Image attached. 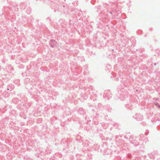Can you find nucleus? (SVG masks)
Wrapping results in <instances>:
<instances>
[{
    "mask_svg": "<svg viewBox=\"0 0 160 160\" xmlns=\"http://www.w3.org/2000/svg\"><path fill=\"white\" fill-rule=\"evenodd\" d=\"M49 44L51 47L53 48L55 46H56L58 44L56 41H50Z\"/></svg>",
    "mask_w": 160,
    "mask_h": 160,
    "instance_id": "obj_1",
    "label": "nucleus"
},
{
    "mask_svg": "<svg viewBox=\"0 0 160 160\" xmlns=\"http://www.w3.org/2000/svg\"><path fill=\"white\" fill-rule=\"evenodd\" d=\"M136 117L138 121L141 120L143 118L142 115L140 114H136Z\"/></svg>",
    "mask_w": 160,
    "mask_h": 160,
    "instance_id": "obj_2",
    "label": "nucleus"
},
{
    "mask_svg": "<svg viewBox=\"0 0 160 160\" xmlns=\"http://www.w3.org/2000/svg\"><path fill=\"white\" fill-rule=\"evenodd\" d=\"M131 137H130L129 140H130V142H131L132 144H133L134 146H137L139 145V142L137 141H136V140L132 141L131 140Z\"/></svg>",
    "mask_w": 160,
    "mask_h": 160,
    "instance_id": "obj_3",
    "label": "nucleus"
},
{
    "mask_svg": "<svg viewBox=\"0 0 160 160\" xmlns=\"http://www.w3.org/2000/svg\"><path fill=\"white\" fill-rule=\"evenodd\" d=\"M79 113L81 114H84L85 113V110L82 108L79 109Z\"/></svg>",
    "mask_w": 160,
    "mask_h": 160,
    "instance_id": "obj_4",
    "label": "nucleus"
},
{
    "mask_svg": "<svg viewBox=\"0 0 160 160\" xmlns=\"http://www.w3.org/2000/svg\"><path fill=\"white\" fill-rule=\"evenodd\" d=\"M155 105L157 106L159 108V106H160V105H159L157 102H156V103H155Z\"/></svg>",
    "mask_w": 160,
    "mask_h": 160,
    "instance_id": "obj_5",
    "label": "nucleus"
},
{
    "mask_svg": "<svg viewBox=\"0 0 160 160\" xmlns=\"http://www.w3.org/2000/svg\"><path fill=\"white\" fill-rule=\"evenodd\" d=\"M153 154H154V153H152L151 154H150V155H152V156H150L151 158H153Z\"/></svg>",
    "mask_w": 160,
    "mask_h": 160,
    "instance_id": "obj_6",
    "label": "nucleus"
},
{
    "mask_svg": "<svg viewBox=\"0 0 160 160\" xmlns=\"http://www.w3.org/2000/svg\"><path fill=\"white\" fill-rule=\"evenodd\" d=\"M142 124L143 125H146V123L145 122H142Z\"/></svg>",
    "mask_w": 160,
    "mask_h": 160,
    "instance_id": "obj_7",
    "label": "nucleus"
},
{
    "mask_svg": "<svg viewBox=\"0 0 160 160\" xmlns=\"http://www.w3.org/2000/svg\"><path fill=\"white\" fill-rule=\"evenodd\" d=\"M124 138L127 139H128L129 138L128 137H127L126 136H124Z\"/></svg>",
    "mask_w": 160,
    "mask_h": 160,
    "instance_id": "obj_8",
    "label": "nucleus"
},
{
    "mask_svg": "<svg viewBox=\"0 0 160 160\" xmlns=\"http://www.w3.org/2000/svg\"><path fill=\"white\" fill-rule=\"evenodd\" d=\"M158 98H154V100H158Z\"/></svg>",
    "mask_w": 160,
    "mask_h": 160,
    "instance_id": "obj_9",
    "label": "nucleus"
},
{
    "mask_svg": "<svg viewBox=\"0 0 160 160\" xmlns=\"http://www.w3.org/2000/svg\"><path fill=\"white\" fill-rule=\"evenodd\" d=\"M157 63H154V66H156V65H157Z\"/></svg>",
    "mask_w": 160,
    "mask_h": 160,
    "instance_id": "obj_10",
    "label": "nucleus"
},
{
    "mask_svg": "<svg viewBox=\"0 0 160 160\" xmlns=\"http://www.w3.org/2000/svg\"><path fill=\"white\" fill-rule=\"evenodd\" d=\"M111 96H110L109 97H108V99H109L110 98H111Z\"/></svg>",
    "mask_w": 160,
    "mask_h": 160,
    "instance_id": "obj_11",
    "label": "nucleus"
},
{
    "mask_svg": "<svg viewBox=\"0 0 160 160\" xmlns=\"http://www.w3.org/2000/svg\"><path fill=\"white\" fill-rule=\"evenodd\" d=\"M28 80V78H27V79H25V80H24V81H25V80Z\"/></svg>",
    "mask_w": 160,
    "mask_h": 160,
    "instance_id": "obj_12",
    "label": "nucleus"
},
{
    "mask_svg": "<svg viewBox=\"0 0 160 160\" xmlns=\"http://www.w3.org/2000/svg\"><path fill=\"white\" fill-rule=\"evenodd\" d=\"M148 134V133L146 134V132H145V135H147Z\"/></svg>",
    "mask_w": 160,
    "mask_h": 160,
    "instance_id": "obj_13",
    "label": "nucleus"
},
{
    "mask_svg": "<svg viewBox=\"0 0 160 160\" xmlns=\"http://www.w3.org/2000/svg\"><path fill=\"white\" fill-rule=\"evenodd\" d=\"M106 96H107V95H105L104 96V97H106Z\"/></svg>",
    "mask_w": 160,
    "mask_h": 160,
    "instance_id": "obj_14",
    "label": "nucleus"
},
{
    "mask_svg": "<svg viewBox=\"0 0 160 160\" xmlns=\"http://www.w3.org/2000/svg\"><path fill=\"white\" fill-rule=\"evenodd\" d=\"M9 88H7V90H9Z\"/></svg>",
    "mask_w": 160,
    "mask_h": 160,
    "instance_id": "obj_15",
    "label": "nucleus"
},
{
    "mask_svg": "<svg viewBox=\"0 0 160 160\" xmlns=\"http://www.w3.org/2000/svg\"><path fill=\"white\" fill-rule=\"evenodd\" d=\"M11 90H12V89H10V91H11Z\"/></svg>",
    "mask_w": 160,
    "mask_h": 160,
    "instance_id": "obj_16",
    "label": "nucleus"
},
{
    "mask_svg": "<svg viewBox=\"0 0 160 160\" xmlns=\"http://www.w3.org/2000/svg\"><path fill=\"white\" fill-rule=\"evenodd\" d=\"M159 106V108H160V106Z\"/></svg>",
    "mask_w": 160,
    "mask_h": 160,
    "instance_id": "obj_17",
    "label": "nucleus"
}]
</instances>
